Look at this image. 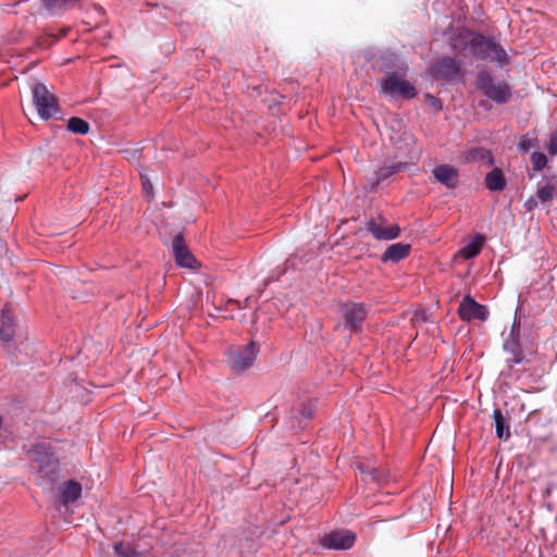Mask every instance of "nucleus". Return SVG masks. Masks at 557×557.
<instances>
[{"label": "nucleus", "instance_id": "1", "mask_svg": "<svg viewBox=\"0 0 557 557\" xmlns=\"http://www.w3.org/2000/svg\"><path fill=\"white\" fill-rule=\"evenodd\" d=\"M451 49L465 58L495 63L499 69L510 64V57L494 38L469 29H462L451 38Z\"/></svg>", "mask_w": 557, "mask_h": 557}, {"label": "nucleus", "instance_id": "2", "mask_svg": "<svg viewBox=\"0 0 557 557\" xmlns=\"http://www.w3.org/2000/svg\"><path fill=\"white\" fill-rule=\"evenodd\" d=\"M38 465L36 481L45 490H52L60 478V463L50 442L40 441L29 450Z\"/></svg>", "mask_w": 557, "mask_h": 557}, {"label": "nucleus", "instance_id": "3", "mask_svg": "<svg viewBox=\"0 0 557 557\" xmlns=\"http://www.w3.org/2000/svg\"><path fill=\"white\" fill-rule=\"evenodd\" d=\"M474 85L483 96L497 104L508 103L513 95V89L508 83L505 81L494 82L487 70H481L476 73Z\"/></svg>", "mask_w": 557, "mask_h": 557}, {"label": "nucleus", "instance_id": "4", "mask_svg": "<svg viewBox=\"0 0 557 557\" xmlns=\"http://www.w3.org/2000/svg\"><path fill=\"white\" fill-rule=\"evenodd\" d=\"M30 89L33 103L40 119L48 121L60 112L57 98L49 91L44 83L34 82Z\"/></svg>", "mask_w": 557, "mask_h": 557}, {"label": "nucleus", "instance_id": "5", "mask_svg": "<svg viewBox=\"0 0 557 557\" xmlns=\"http://www.w3.org/2000/svg\"><path fill=\"white\" fill-rule=\"evenodd\" d=\"M407 75L388 76L381 81L379 90L385 97L411 100L417 96L413 84L406 81Z\"/></svg>", "mask_w": 557, "mask_h": 557}, {"label": "nucleus", "instance_id": "6", "mask_svg": "<svg viewBox=\"0 0 557 557\" xmlns=\"http://www.w3.org/2000/svg\"><path fill=\"white\" fill-rule=\"evenodd\" d=\"M259 348L256 342L250 341L245 347L230 350L227 354V363L235 372H242L250 368L256 358Z\"/></svg>", "mask_w": 557, "mask_h": 557}, {"label": "nucleus", "instance_id": "7", "mask_svg": "<svg viewBox=\"0 0 557 557\" xmlns=\"http://www.w3.org/2000/svg\"><path fill=\"white\" fill-rule=\"evenodd\" d=\"M339 311L344 318V326L352 333L361 331L362 323L368 317V308L362 302L348 301L341 305Z\"/></svg>", "mask_w": 557, "mask_h": 557}, {"label": "nucleus", "instance_id": "8", "mask_svg": "<svg viewBox=\"0 0 557 557\" xmlns=\"http://www.w3.org/2000/svg\"><path fill=\"white\" fill-rule=\"evenodd\" d=\"M377 69L381 73L388 76L407 75L408 65L397 53L391 51L382 52L377 58Z\"/></svg>", "mask_w": 557, "mask_h": 557}, {"label": "nucleus", "instance_id": "9", "mask_svg": "<svg viewBox=\"0 0 557 557\" xmlns=\"http://www.w3.org/2000/svg\"><path fill=\"white\" fill-rule=\"evenodd\" d=\"M408 168V163L404 161H393L389 164H384L376 169L372 176L369 178L368 184L366 186V190L369 193H375L377 190L379 185L392 177L393 175L405 171Z\"/></svg>", "mask_w": 557, "mask_h": 557}, {"label": "nucleus", "instance_id": "10", "mask_svg": "<svg viewBox=\"0 0 557 557\" xmlns=\"http://www.w3.org/2000/svg\"><path fill=\"white\" fill-rule=\"evenodd\" d=\"M431 74L442 81L451 82L462 76L460 65L451 57H442L431 66Z\"/></svg>", "mask_w": 557, "mask_h": 557}, {"label": "nucleus", "instance_id": "11", "mask_svg": "<svg viewBox=\"0 0 557 557\" xmlns=\"http://www.w3.org/2000/svg\"><path fill=\"white\" fill-rule=\"evenodd\" d=\"M356 536L349 530L332 531L320 540V545L326 549L346 550L354 546Z\"/></svg>", "mask_w": 557, "mask_h": 557}, {"label": "nucleus", "instance_id": "12", "mask_svg": "<svg viewBox=\"0 0 557 557\" xmlns=\"http://www.w3.org/2000/svg\"><path fill=\"white\" fill-rule=\"evenodd\" d=\"M459 317L463 321L478 319L486 321L490 317L488 308L474 300L470 295L463 296L458 308Z\"/></svg>", "mask_w": 557, "mask_h": 557}, {"label": "nucleus", "instance_id": "13", "mask_svg": "<svg viewBox=\"0 0 557 557\" xmlns=\"http://www.w3.org/2000/svg\"><path fill=\"white\" fill-rule=\"evenodd\" d=\"M385 219L379 215L377 219H370L366 223V230L377 240H393L400 235V227L397 224L385 226Z\"/></svg>", "mask_w": 557, "mask_h": 557}, {"label": "nucleus", "instance_id": "14", "mask_svg": "<svg viewBox=\"0 0 557 557\" xmlns=\"http://www.w3.org/2000/svg\"><path fill=\"white\" fill-rule=\"evenodd\" d=\"M172 250L175 262L185 269H196L198 262L185 244L182 234H176L172 239Z\"/></svg>", "mask_w": 557, "mask_h": 557}, {"label": "nucleus", "instance_id": "15", "mask_svg": "<svg viewBox=\"0 0 557 557\" xmlns=\"http://www.w3.org/2000/svg\"><path fill=\"white\" fill-rule=\"evenodd\" d=\"M433 178L436 183L448 189L457 187L459 171L450 164L436 165L432 170Z\"/></svg>", "mask_w": 557, "mask_h": 557}, {"label": "nucleus", "instance_id": "16", "mask_svg": "<svg viewBox=\"0 0 557 557\" xmlns=\"http://www.w3.org/2000/svg\"><path fill=\"white\" fill-rule=\"evenodd\" d=\"M557 195V177L544 176L537 184L536 198L545 206H550L553 197Z\"/></svg>", "mask_w": 557, "mask_h": 557}, {"label": "nucleus", "instance_id": "17", "mask_svg": "<svg viewBox=\"0 0 557 557\" xmlns=\"http://www.w3.org/2000/svg\"><path fill=\"white\" fill-rule=\"evenodd\" d=\"M410 249H411V247L409 244H404V243L392 244L382 253L381 262L386 263V262L391 261V262L397 263L400 260L408 257V255L410 253Z\"/></svg>", "mask_w": 557, "mask_h": 557}, {"label": "nucleus", "instance_id": "18", "mask_svg": "<svg viewBox=\"0 0 557 557\" xmlns=\"http://www.w3.org/2000/svg\"><path fill=\"white\" fill-rule=\"evenodd\" d=\"M15 336V323L10 309L5 305L1 311L0 338L10 343Z\"/></svg>", "mask_w": 557, "mask_h": 557}, {"label": "nucleus", "instance_id": "19", "mask_svg": "<svg viewBox=\"0 0 557 557\" xmlns=\"http://www.w3.org/2000/svg\"><path fill=\"white\" fill-rule=\"evenodd\" d=\"M484 184L490 191L504 190L507 185V181L503 170L499 168H494L493 170L487 172L484 177Z\"/></svg>", "mask_w": 557, "mask_h": 557}, {"label": "nucleus", "instance_id": "20", "mask_svg": "<svg viewBox=\"0 0 557 557\" xmlns=\"http://www.w3.org/2000/svg\"><path fill=\"white\" fill-rule=\"evenodd\" d=\"M493 420L496 436L503 441L508 440L511 435L510 425L508 419L503 414L500 409L495 408L493 410Z\"/></svg>", "mask_w": 557, "mask_h": 557}, {"label": "nucleus", "instance_id": "21", "mask_svg": "<svg viewBox=\"0 0 557 557\" xmlns=\"http://www.w3.org/2000/svg\"><path fill=\"white\" fill-rule=\"evenodd\" d=\"M82 496V485L77 481L70 480L61 488L60 500L63 505L76 502Z\"/></svg>", "mask_w": 557, "mask_h": 557}, {"label": "nucleus", "instance_id": "22", "mask_svg": "<svg viewBox=\"0 0 557 557\" xmlns=\"http://www.w3.org/2000/svg\"><path fill=\"white\" fill-rule=\"evenodd\" d=\"M484 243V236L481 234H476L472 237V239L465 245L460 253L465 259H472L475 258L482 250Z\"/></svg>", "mask_w": 557, "mask_h": 557}, {"label": "nucleus", "instance_id": "23", "mask_svg": "<svg viewBox=\"0 0 557 557\" xmlns=\"http://www.w3.org/2000/svg\"><path fill=\"white\" fill-rule=\"evenodd\" d=\"M78 0H42L44 8L50 14H58L60 11L66 10Z\"/></svg>", "mask_w": 557, "mask_h": 557}, {"label": "nucleus", "instance_id": "24", "mask_svg": "<svg viewBox=\"0 0 557 557\" xmlns=\"http://www.w3.org/2000/svg\"><path fill=\"white\" fill-rule=\"evenodd\" d=\"M66 128L67 131L78 135H86L90 131L89 123L77 116L69 119Z\"/></svg>", "mask_w": 557, "mask_h": 557}, {"label": "nucleus", "instance_id": "25", "mask_svg": "<svg viewBox=\"0 0 557 557\" xmlns=\"http://www.w3.org/2000/svg\"><path fill=\"white\" fill-rule=\"evenodd\" d=\"M389 480V472L382 466H375L372 468L368 482H373L377 485L385 484Z\"/></svg>", "mask_w": 557, "mask_h": 557}, {"label": "nucleus", "instance_id": "26", "mask_svg": "<svg viewBox=\"0 0 557 557\" xmlns=\"http://www.w3.org/2000/svg\"><path fill=\"white\" fill-rule=\"evenodd\" d=\"M504 350L509 352L510 355H519L522 354V346L520 343V335L508 336L504 342Z\"/></svg>", "mask_w": 557, "mask_h": 557}, {"label": "nucleus", "instance_id": "27", "mask_svg": "<svg viewBox=\"0 0 557 557\" xmlns=\"http://www.w3.org/2000/svg\"><path fill=\"white\" fill-rule=\"evenodd\" d=\"M470 158L472 160L486 161L488 165L494 164V157L492 152L485 148H474L470 151Z\"/></svg>", "mask_w": 557, "mask_h": 557}, {"label": "nucleus", "instance_id": "28", "mask_svg": "<svg viewBox=\"0 0 557 557\" xmlns=\"http://www.w3.org/2000/svg\"><path fill=\"white\" fill-rule=\"evenodd\" d=\"M113 550L120 557H139V553L134 549L129 544H125L123 542L115 543L113 545Z\"/></svg>", "mask_w": 557, "mask_h": 557}, {"label": "nucleus", "instance_id": "29", "mask_svg": "<svg viewBox=\"0 0 557 557\" xmlns=\"http://www.w3.org/2000/svg\"><path fill=\"white\" fill-rule=\"evenodd\" d=\"M313 410H314V407H313L311 401L304 403L301 405V408L298 410L299 416H300L299 429L304 428L302 421H308V420H310L312 418Z\"/></svg>", "mask_w": 557, "mask_h": 557}, {"label": "nucleus", "instance_id": "30", "mask_svg": "<svg viewBox=\"0 0 557 557\" xmlns=\"http://www.w3.org/2000/svg\"><path fill=\"white\" fill-rule=\"evenodd\" d=\"M531 162L534 171H542L547 164V157L540 151H535L531 156Z\"/></svg>", "mask_w": 557, "mask_h": 557}, {"label": "nucleus", "instance_id": "31", "mask_svg": "<svg viewBox=\"0 0 557 557\" xmlns=\"http://www.w3.org/2000/svg\"><path fill=\"white\" fill-rule=\"evenodd\" d=\"M355 467L363 475V480L368 482V476L374 465L367 460H360L355 462Z\"/></svg>", "mask_w": 557, "mask_h": 557}, {"label": "nucleus", "instance_id": "32", "mask_svg": "<svg viewBox=\"0 0 557 557\" xmlns=\"http://www.w3.org/2000/svg\"><path fill=\"white\" fill-rule=\"evenodd\" d=\"M533 146V140L527 136H522L518 143V149L524 153L529 152Z\"/></svg>", "mask_w": 557, "mask_h": 557}, {"label": "nucleus", "instance_id": "33", "mask_svg": "<svg viewBox=\"0 0 557 557\" xmlns=\"http://www.w3.org/2000/svg\"><path fill=\"white\" fill-rule=\"evenodd\" d=\"M426 100L429 102V104L433 108V109H436L437 111H441L443 109V104H442V101L440 98L433 96V95H430L428 94L426 95Z\"/></svg>", "mask_w": 557, "mask_h": 557}, {"label": "nucleus", "instance_id": "34", "mask_svg": "<svg viewBox=\"0 0 557 557\" xmlns=\"http://www.w3.org/2000/svg\"><path fill=\"white\" fill-rule=\"evenodd\" d=\"M511 356H512L511 358L507 359V364L510 369H512L513 366H516V364H520L524 359L523 352L519 354V355H511Z\"/></svg>", "mask_w": 557, "mask_h": 557}, {"label": "nucleus", "instance_id": "35", "mask_svg": "<svg viewBox=\"0 0 557 557\" xmlns=\"http://www.w3.org/2000/svg\"><path fill=\"white\" fill-rule=\"evenodd\" d=\"M143 189L147 196L152 195V184L146 175H141Z\"/></svg>", "mask_w": 557, "mask_h": 557}, {"label": "nucleus", "instance_id": "36", "mask_svg": "<svg viewBox=\"0 0 557 557\" xmlns=\"http://www.w3.org/2000/svg\"><path fill=\"white\" fill-rule=\"evenodd\" d=\"M537 206H539V200H537V198H534V197L528 198L523 205V207L527 209V211H533L534 209L537 208Z\"/></svg>", "mask_w": 557, "mask_h": 557}, {"label": "nucleus", "instance_id": "37", "mask_svg": "<svg viewBox=\"0 0 557 557\" xmlns=\"http://www.w3.org/2000/svg\"><path fill=\"white\" fill-rule=\"evenodd\" d=\"M548 152L552 156L557 154V134L553 135L549 139Z\"/></svg>", "mask_w": 557, "mask_h": 557}, {"label": "nucleus", "instance_id": "38", "mask_svg": "<svg viewBox=\"0 0 557 557\" xmlns=\"http://www.w3.org/2000/svg\"><path fill=\"white\" fill-rule=\"evenodd\" d=\"M520 327H521L520 322L517 321V319H515L511 330H510V333H509V336L517 335V334L520 335Z\"/></svg>", "mask_w": 557, "mask_h": 557}, {"label": "nucleus", "instance_id": "39", "mask_svg": "<svg viewBox=\"0 0 557 557\" xmlns=\"http://www.w3.org/2000/svg\"><path fill=\"white\" fill-rule=\"evenodd\" d=\"M66 34H67V29H62V30H61V33H60V35L54 36V35H52V34H49V36L54 37V40H59L60 38H62V37L66 36Z\"/></svg>", "mask_w": 557, "mask_h": 557}, {"label": "nucleus", "instance_id": "40", "mask_svg": "<svg viewBox=\"0 0 557 557\" xmlns=\"http://www.w3.org/2000/svg\"><path fill=\"white\" fill-rule=\"evenodd\" d=\"M480 107L484 108L485 110H490L491 109L490 104L486 101H481L480 102Z\"/></svg>", "mask_w": 557, "mask_h": 557}]
</instances>
